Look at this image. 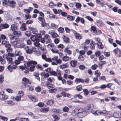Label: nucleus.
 I'll return each instance as SVG.
<instances>
[{
    "label": "nucleus",
    "mask_w": 121,
    "mask_h": 121,
    "mask_svg": "<svg viewBox=\"0 0 121 121\" xmlns=\"http://www.w3.org/2000/svg\"><path fill=\"white\" fill-rule=\"evenodd\" d=\"M37 64V62L36 61L31 60L28 61L27 62V64L28 67H29L30 66L32 65L33 64V65H32L29 68V70L31 72H33L34 70V69L35 66V65Z\"/></svg>",
    "instance_id": "1"
},
{
    "label": "nucleus",
    "mask_w": 121,
    "mask_h": 121,
    "mask_svg": "<svg viewBox=\"0 0 121 121\" xmlns=\"http://www.w3.org/2000/svg\"><path fill=\"white\" fill-rule=\"evenodd\" d=\"M14 43L17 48H24L26 45L24 43L19 40L14 41Z\"/></svg>",
    "instance_id": "2"
},
{
    "label": "nucleus",
    "mask_w": 121,
    "mask_h": 121,
    "mask_svg": "<svg viewBox=\"0 0 121 121\" xmlns=\"http://www.w3.org/2000/svg\"><path fill=\"white\" fill-rule=\"evenodd\" d=\"M93 105L92 104H89L86 106L84 108L86 115V113L91 111L93 109Z\"/></svg>",
    "instance_id": "3"
},
{
    "label": "nucleus",
    "mask_w": 121,
    "mask_h": 121,
    "mask_svg": "<svg viewBox=\"0 0 121 121\" xmlns=\"http://www.w3.org/2000/svg\"><path fill=\"white\" fill-rule=\"evenodd\" d=\"M78 110V116L79 117L82 118L86 115L84 108L83 109L82 108H80Z\"/></svg>",
    "instance_id": "4"
},
{
    "label": "nucleus",
    "mask_w": 121,
    "mask_h": 121,
    "mask_svg": "<svg viewBox=\"0 0 121 121\" xmlns=\"http://www.w3.org/2000/svg\"><path fill=\"white\" fill-rule=\"evenodd\" d=\"M5 45V47L7 48L6 50L8 52H11L12 51V49L10 47L11 46V44H9V41L8 43H6L4 45Z\"/></svg>",
    "instance_id": "5"
},
{
    "label": "nucleus",
    "mask_w": 121,
    "mask_h": 121,
    "mask_svg": "<svg viewBox=\"0 0 121 121\" xmlns=\"http://www.w3.org/2000/svg\"><path fill=\"white\" fill-rule=\"evenodd\" d=\"M32 46H26V45L24 48L26 51V52L27 53L31 54L32 53Z\"/></svg>",
    "instance_id": "6"
},
{
    "label": "nucleus",
    "mask_w": 121,
    "mask_h": 121,
    "mask_svg": "<svg viewBox=\"0 0 121 121\" xmlns=\"http://www.w3.org/2000/svg\"><path fill=\"white\" fill-rule=\"evenodd\" d=\"M24 59L23 56H19L18 57L17 60H16L15 63L16 65H17L20 63V61Z\"/></svg>",
    "instance_id": "7"
},
{
    "label": "nucleus",
    "mask_w": 121,
    "mask_h": 121,
    "mask_svg": "<svg viewBox=\"0 0 121 121\" xmlns=\"http://www.w3.org/2000/svg\"><path fill=\"white\" fill-rule=\"evenodd\" d=\"M113 51L115 52V54H117V52L118 51L119 52V53L117 55V57H121V50H120L118 48H117L113 50Z\"/></svg>",
    "instance_id": "8"
},
{
    "label": "nucleus",
    "mask_w": 121,
    "mask_h": 121,
    "mask_svg": "<svg viewBox=\"0 0 121 121\" xmlns=\"http://www.w3.org/2000/svg\"><path fill=\"white\" fill-rule=\"evenodd\" d=\"M9 5L11 8L16 7V6L15 4H16V2L14 0H9Z\"/></svg>",
    "instance_id": "9"
},
{
    "label": "nucleus",
    "mask_w": 121,
    "mask_h": 121,
    "mask_svg": "<svg viewBox=\"0 0 121 121\" xmlns=\"http://www.w3.org/2000/svg\"><path fill=\"white\" fill-rule=\"evenodd\" d=\"M18 24L16 22H14V24H12L11 26V29L13 31L16 30L17 29V26H18Z\"/></svg>",
    "instance_id": "10"
},
{
    "label": "nucleus",
    "mask_w": 121,
    "mask_h": 121,
    "mask_svg": "<svg viewBox=\"0 0 121 121\" xmlns=\"http://www.w3.org/2000/svg\"><path fill=\"white\" fill-rule=\"evenodd\" d=\"M9 27V25L7 23L3 24H0V27L2 29H7Z\"/></svg>",
    "instance_id": "11"
},
{
    "label": "nucleus",
    "mask_w": 121,
    "mask_h": 121,
    "mask_svg": "<svg viewBox=\"0 0 121 121\" xmlns=\"http://www.w3.org/2000/svg\"><path fill=\"white\" fill-rule=\"evenodd\" d=\"M63 40L65 43H68L69 42V39L65 35H63L62 37Z\"/></svg>",
    "instance_id": "12"
},
{
    "label": "nucleus",
    "mask_w": 121,
    "mask_h": 121,
    "mask_svg": "<svg viewBox=\"0 0 121 121\" xmlns=\"http://www.w3.org/2000/svg\"><path fill=\"white\" fill-rule=\"evenodd\" d=\"M29 29L30 30L32 31L33 33L34 34H37L38 33V31L35 28H32L31 27H29Z\"/></svg>",
    "instance_id": "13"
},
{
    "label": "nucleus",
    "mask_w": 121,
    "mask_h": 121,
    "mask_svg": "<svg viewBox=\"0 0 121 121\" xmlns=\"http://www.w3.org/2000/svg\"><path fill=\"white\" fill-rule=\"evenodd\" d=\"M26 24L25 23H23L22 25V26L20 27V29L21 31H23L26 30Z\"/></svg>",
    "instance_id": "14"
},
{
    "label": "nucleus",
    "mask_w": 121,
    "mask_h": 121,
    "mask_svg": "<svg viewBox=\"0 0 121 121\" xmlns=\"http://www.w3.org/2000/svg\"><path fill=\"white\" fill-rule=\"evenodd\" d=\"M29 9H24V11L26 13H29L30 11H31L33 9L31 7H29Z\"/></svg>",
    "instance_id": "15"
},
{
    "label": "nucleus",
    "mask_w": 121,
    "mask_h": 121,
    "mask_svg": "<svg viewBox=\"0 0 121 121\" xmlns=\"http://www.w3.org/2000/svg\"><path fill=\"white\" fill-rule=\"evenodd\" d=\"M67 18L69 21H73L75 19V17L70 15H68L67 17Z\"/></svg>",
    "instance_id": "16"
},
{
    "label": "nucleus",
    "mask_w": 121,
    "mask_h": 121,
    "mask_svg": "<svg viewBox=\"0 0 121 121\" xmlns=\"http://www.w3.org/2000/svg\"><path fill=\"white\" fill-rule=\"evenodd\" d=\"M24 65H25V70L24 71V72L25 74H27L29 72V68L28 67V66H27V65H26V64H24Z\"/></svg>",
    "instance_id": "17"
},
{
    "label": "nucleus",
    "mask_w": 121,
    "mask_h": 121,
    "mask_svg": "<svg viewBox=\"0 0 121 121\" xmlns=\"http://www.w3.org/2000/svg\"><path fill=\"white\" fill-rule=\"evenodd\" d=\"M75 81L76 83H78V82H81L82 83H84V81L81 78H76Z\"/></svg>",
    "instance_id": "18"
},
{
    "label": "nucleus",
    "mask_w": 121,
    "mask_h": 121,
    "mask_svg": "<svg viewBox=\"0 0 121 121\" xmlns=\"http://www.w3.org/2000/svg\"><path fill=\"white\" fill-rule=\"evenodd\" d=\"M77 62L76 61L72 60L70 61V64L71 66L74 67L76 65Z\"/></svg>",
    "instance_id": "19"
},
{
    "label": "nucleus",
    "mask_w": 121,
    "mask_h": 121,
    "mask_svg": "<svg viewBox=\"0 0 121 121\" xmlns=\"http://www.w3.org/2000/svg\"><path fill=\"white\" fill-rule=\"evenodd\" d=\"M50 75H53L54 76H57V73L55 71H53V69H51L50 72Z\"/></svg>",
    "instance_id": "20"
},
{
    "label": "nucleus",
    "mask_w": 121,
    "mask_h": 121,
    "mask_svg": "<svg viewBox=\"0 0 121 121\" xmlns=\"http://www.w3.org/2000/svg\"><path fill=\"white\" fill-rule=\"evenodd\" d=\"M68 65V63H66L65 64H63L62 65H60L59 66V67L60 69H64L67 68Z\"/></svg>",
    "instance_id": "21"
},
{
    "label": "nucleus",
    "mask_w": 121,
    "mask_h": 121,
    "mask_svg": "<svg viewBox=\"0 0 121 121\" xmlns=\"http://www.w3.org/2000/svg\"><path fill=\"white\" fill-rule=\"evenodd\" d=\"M28 115L30 116L32 118L34 119H36L37 117V116H36L32 112H29L28 113Z\"/></svg>",
    "instance_id": "22"
},
{
    "label": "nucleus",
    "mask_w": 121,
    "mask_h": 121,
    "mask_svg": "<svg viewBox=\"0 0 121 121\" xmlns=\"http://www.w3.org/2000/svg\"><path fill=\"white\" fill-rule=\"evenodd\" d=\"M55 112L58 113H61L63 112L62 110L61 109H57L55 110Z\"/></svg>",
    "instance_id": "23"
},
{
    "label": "nucleus",
    "mask_w": 121,
    "mask_h": 121,
    "mask_svg": "<svg viewBox=\"0 0 121 121\" xmlns=\"http://www.w3.org/2000/svg\"><path fill=\"white\" fill-rule=\"evenodd\" d=\"M54 103V101L52 99L48 100L47 104L48 105H51Z\"/></svg>",
    "instance_id": "24"
},
{
    "label": "nucleus",
    "mask_w": 121,
    "mask_h": 121,
    "mask_svg": "<svg viewBox=\"0 0 121 121\" xmlns=\"http://www.w3.org/2000/svg\"><path fill=\"white\" fill-rule=\"evenodd\" d=\"M74 98L76 99L77 97H78V98L81 99L82 98V96L80 94H76L74 95Z\"/></svg>",
    "instance_id": "25"
},
{
    "label": "nucleus",
    "mask_w": 121,
    "mask_h": 121,
    "mask_svg": "<svg viewBox=\"0 0 121 121\" xmlns=\"http://www.w3.org/2000/svg\"><path fill=\"white\" fill-rule=\"evenodd\" d=\"M49 18H56L57 19L58 18L56 16L52 14H50L49 15Z\"/></svg>",
    "instance_id": "26"
},
{
    "label": "nucleus",
    "mask_w": 121,
    "mask_h": 121,
    "mask_svg": "<svg viewBox=\"0 0 121 121\" xmlns=\"http://www.w3.org/2000/svg\"><path fill=\"white\" fill-rule=\"evenodd\" d=\"M53 86V84L49 83L48 82H47L46 86L48 89H50L51 87H52Z\"/></svg>",
    "instance_id": "27"
},
{
    "label": "nucleus",
    "mask_w": 121,
    "mask_h": 121,
    "mask_svg": "<svg viewBox=\"0 0 121 121\" xmlns=\"http://www.w3.org/2000/svg\"><path fill=\"white\" fill-rule=\"evenodd\" d=\"M13 34L15 35H16L18 37H20L21 36V34L20 31L18 32L17 31H14L13 32Z\"/></svg>",
    "instance_id": "28"
},
{
    "label": "nucleus",
    "mask_w": 121,
    "mask_h": 121,
    "mask_svg": "<svg viewBox=\"0 0 121 121\" xmlns=\"http://www.w3.org/2000/svg\"><path fill=\"white\" fill-rule=\"evenodd\" d=\"M41 26L44 27H46L48 25H49V24H48L45 22V21H44L41 22Z\"/></svg>",
    "instance_id": "29"
},
{
    "label": "nucleus",
    "mask_w": 121,
    "mask_h": 121,
    "mask_svg": "<svg viewBox=\"0 0 121 121\" xmlns=\"http://www.w3.org/2000/svg\"><path fill=\"white\" fill-rule=\"evenodd\" d=\"M99 44L98 43H96V44H97L99 49H102L104 48L103 46L102 45V43L100 42L99 43Z\"/></svg>",
    "instance_id": "30"
},
{
    "label": "nucleus",
    "mask_w": 121,
    "mask_h": 121,
    "mask_svg": "<svg viewBox=\"0 0 121 121\" xmlns=\"http://www.w3.org/2000/svg\"><path fill=\"white\" fill-rule=\"evenodd\" d=\"M52 117L54 119L53 121H58L59 119L58 116L56 115H53Z\"/></svg>",
    "instance_id": "31"
},
{
    "label": "nucleus",
    "mask_w": 121,
    "mask_h": 121,
    "mask_svg": "<svg viewBox=\"0 0 121 121\" xmlns=\"http://www.w3.org/2000/svg\"><path fill=\"white\" fill-rule=\"evenodd\" d=\"M81 47L85 51H86L87 49V47L85 43H83L81 44Z\"/></svg>",
    "instance_id": "32"
},
{
    "label": "nucleus",
    "mask_w": 121,
    "mask_h": 121,
    "mask_svg": "<svg viewBox=\"0 0 121 121\" xmlns=\"http://www.w3.org/2000/svg\"><path fill=\"white\" fill-rule=\"evenodd\" d=\"M82 86L81 85L77 86L76 87V90L78 91H82Z\"/></svg>",
    "instance_id": "33"
},
{
    "label": "nucleus",
    "mask_w": 121,
    "mask_h": 121,
    "mask_svg": "<svg viewBox=\"0 0 121 121\" xmlns=\"http://www.w3.org/2000/svg\"><path fill=\"white\" fill-rule=\"evenodd\" d=\"M49 109V108L47 107L46 108H43L41 109V111L43 112H47Z\"/></svg>",
    "instance_id": "34"
},
{
    "label": "nucleus",
    "mask_w": 121,
    "mask_h": 121,
    "mask_svg": "<svg viewBox=\"0 0 121 121\" xmlns=\"http://www.w3.org/2000/svg\"><path fill=\"white\" fill-rule=\"evenodd\" d=\"M83 91L84 92V94L85 96L87 95L89 93V91L87 89H84L83 90Z\"/></svg>",
    "instance_id": "35"
},
{
    "label": "nucleus",
    "mask_w": 121,
    "mask_h": 121,
    "mask_svg": "<svg viewBox=\"0 0 121 121\" xmlns=\"http://www.w3.org/2000/svg\"><path fill=\"white\" fill-rule=\"evenodd\" d=\"M22 81L25 82H28V83H29L30 84H31V82H29V80L27 78L24 77L22 79Z\"/></svg>",
    "instance_id": "36"
},
{
    "label": "nucleus",
    "mask_w": 121,
    "mask_h": 121,
    "mask_svg": "<svg viewBox=\"0 0 121 121\" xmlns=\"http://www.w3.org/2000/svg\"><path fill=\"white\" fill-rule=\"evenodd\" d=\"M69 108L67 106H65L63 108L62 111L65 112H67L69 111Z\"/></svg>",
    "instance_id": "37"
},
{
    "label": "nucleus",
    "mask_w": 121,
    "mask_h": 121,
    "mask_svg": "<svg viewBox=\"0 0 121 121\" xmlns=\"http://www.w3.org/2000/svg\"><path fill=\"white\" fill-rule=\"evenodd\" d=\"M68 48L67 47L64 50V52H67L68 54H71L72 53L71 52V51L68 50Z\"/></svg>",
    "instance_id": "38"
},
{
    "label": "nucleus",
    "mask_w": 121,
    "mask_h": 121,
    "mask_svg": "<svg viewBox=\"0 0 121 121\" xmlns=\"http://www.w3.org/2000/svg\"><path fill=\"white\" fill-rule=\"evenodd\" d=\"M9 0H4L3 1L2 3L3 5H5L9 4Z\"/></svg>",
    "instance_id": "39"
},
{
    "label": "nucleus",
    "mask_w": 121,
    "mask_h": 121,
    "mask_svg": "<svg viewBox=\"0 0 121 121\" xmlns=\"http://www.w3.org/2000/svg\"><path fill=\"white\" fill-rule=\"evenodd\" d=\"M0 61L1 63L2 64H4L6 62L5 60L3 59L2 56H0Z\"/></svg>",
    "instance_id": "40"
},
{
    "label": "nucleus",
    "mask_w": 121,
    "mask_h": 121,
    "mask_svg": "<svg viewBox=\"0 0 121 121\" xmlns=\"http://www.w3.org/2000/svg\"><path fill=\"white\" fill-rule=\"evenodd\" d=\"M38 20L41 22L45 21V19L43 17H39L38 18Z\"/></svg>",
    "instance_id": "41"
},
{
    "label": "nucleus",
    "mask_w": 121,
    "mask_h": 121,
    "mask_svg": "<svg viewBox=\"0 0 121 121\" xmlns=\"http://www.w3.org/2000/svg\"><path fill=\"white\" fill-rule=\"evenodd\" d=\"M31 32L29 31H26L25 32V35L27 37H30L31 35Z\"/></svg>",
    "instance_id": "42"
},
{
    "label": "nucleus",
    "mask_w": 121,
    "mask_h": 121,
    "mask_svg": "<svg viewBox=\"0 0 121 121\" xmlns=\"http://www.w3.org/2000/svg\"><path fill=\"white\" fill-rule=\"evenodd\" d=\"M95 33L96 35H99L101 34L102 33V32L101 30L98 29H97Z\"/></svg>",
    "instance_id": "43"
},
{
    "label": "nucleus",
    "mask_w": 121,
    "mask_h": 121,
    "mask_svg": "<svg viewBox=\"0 0 121 121\" xmlns=\"http://www.w3.org/2000/svg\"><path fill=\"white\" fill-rule=\"evenodd\" d=\"M6 59L7 60L9 61V63H11V64H12L13 61L12 60V59L11 58L8 56Z\"/></svg>",
    "instance_id": "44"
},
{
    "label": "nucleus",
    "mask_w": 121,
    "mask_h": 121,
    "mask_svg": "<svg viewBox=\"0 0 121 121\" xmlns=\"http://www.w3.org/2000/svg\"><path fill=\"white\" fill-rule=\"evenodd\" d=\"M69 59V57L67 56H64L63 57L62 60L64 61H68Z\"/></svg>",
    "instance_id": "45"
},
{
    "label": "nucleus",
    "mask_w": 121,
    "mask_h": 121,
    "mask_svg": "<svg viewBox=\"0 0 121 121\" xmlns=\"http://www.w3.org/2000/svg\"><path fill=\"white\" fill-rule=\"evenodd\" d=\"M100 71L99 70H96L95 71V74L96 76L98 77L100 76L101 74V73H100Z\"/></svg>",
    "instance_id": "46"
},
{
    "label": "nucleus",
    "mask_w": 121,
    "mask_h": 121,
    "mask_svg": "<svg viewBox=\"0 0 121 121\" xmlns=\"http://www.w3.org/2000/svg\"><path fill=\"white\" fill-rule=\"evenodd\" d=\"M76 38L77 39H81V36L80 35L77 33L75 35Z\"/></svg>",
    "instance_id": "47"
},
{
    "label": "nucleus",
    "mask_w": 121,
    "mask_h": 121,
    "mask_svg": "<svg viewBox=\"0 0 121 121\" xmlns=\"http://www.w3.org/2000/svg\"><path fill=\"white\" fill-rule=\"evenodd\" d=\"M58 13L60 14H61L62 16L63 17H65L67 16V13L65 12H61V13H60V12H58Z\"/></svg>",
    "instance_id": "48"
},
{
    "label": "nucleus",
    "mask_w": 121,
    "mask_h": 121,
    "mask_svg": "<svg viewBox=\"0 0 121 121\" xmlns=\"http://www.w3.org/2000/svg\"><path fill=\"white\" fill-rule=\"evenodd\" d=\"M0 119L3 120L4 121H7L8 120V118L7 117H4L1 115L0 116Z\"/></svg>",
    "instance_id": "49"
},
{
    "label": "nucleus",
    "mask_w": 121,
    "mask_h": 121,
    "mask_svg": "<svg viewBox=\"0 0 121 121\" xmlns=\"http://www.w3.org/2000/svg\"><path fill=\"white\" fill-rule=\"evenodd\" d=\"M58 31L59 32L61 33H63L64 31V28L61 27H60L58 29Z\"/></svg>",
    "instance_id": "50"
},
{
    "label": "nucleus",
    "mask_w": 121,
    "mask_h": 121,
    "mask_svg": "<svg viewBox=\"0 0 121 121\" xmlns=\"http://www.w3.org/2000/svg\"><path fill=\"white\" fill-rule=\"evenodd\" d=\"M2 98L4 99H6L8 98V96L5 95V94H4L2 95Z\"/></svg>",
    "instance_id": "51"
},
{
    "label": "nucleus",
    "mask_w": 121,
    "mask_h": 121,
    "mask_svg": "<svg viewBox=\"0 0 121 121\" xmlns=\"http://www.w3.org/2000/svg\"><path fill=\"white\" fill-rule=\"evenodd\" d=\"M78 58L79 59L80 61H83L84 60V58L81 55H80L79 56Z\"/></svg>",
    "instance_id": "52"
},
{
    "label": "nucleus",
    "mask_w": 121,
    "mask_h": 121,
    "mask_svg": "<svg viewBox=\"0 0 121 121\" xmlns=\"http://www.w3.org/2000/svg\"><path fill=\"white\" fill-rule=\"evenodd\" d=\"M90 48L91 49H95V46H94V45L93 44L92 42L90 45Z\"/></svg>",
    "instance_id": "53"
},
{
    "label": "nucleus",
    "mask_w": 121,
    "mask_h": 121,
    "mask_svg": "<svg viewBox=\"0 0 121 121\" xmlns=\"http://www.w3.org/2000/svg\"><path fill=\"white\" fill-rule=\"evenodd\" d=\"M19 121H29V119L27 118H22L19 119Z\"/></svg>",
    "instance_id": "54"
},
{
    "label": "nucleus",
    "mask_w": 121,
    "mask_h": 121,
    "mask_svg": "<svg viewBox=\"0 0 121 121\" xmlns=\"http://www.w3.org/2000/svg\"><path fill=\"white\" fill-rule=\"evenodd\" d=\"M52 36L53 38H56L58 37L59 36L55 32L54 33H53V34H52Z\"/></svg>",
    "instance_id": "55"
},
{
    "label": "nucleus",
    "mask_w": 121,
    "mask_h": 121,
    "mask_svg": "<svg viewBox=\"0 0 121 121\" xmlns=\"http://www.w3.org/2000/svg\"><path fill=\"white\" fill-rule=\"evenodd\" d=\"M25 16L26 20L28 19H30L31 17L30 15L29 14H25Z\"/></svg>",
    "instance_id": "56"
},
{
    "label": "nucleus",
    "mask_w": 121,
    "mask_h": 121,
    "mask_svg": "<svg viewBox=\"0 0 121 121\" xmlns=\"http://www.w3.org/2000/svg\"><path fill=\"white\" fill-rule=\"evenodd\" d=\"M56 89H51L49 90V92L51 93H55V91H56Z\"/></svg>",
    "instance_id": "57"
},
{
    "label": "nucleus",
    "mask_w": 121,
    "mask_h": 121,
    "mask_svg": "<svg viewBox=\"0 0 121 121\" xmlns=\"http://www.w3.org/2000/svg\"><path fill=\"white\" fill-rule=\"evenodd\" d=\"M36 36L34 35H32L31 36V37L30 38L31 39L32 41H35L36 40Z\"/></svg>",
    "instance_id": "58"
},
{
    "label": "nucleus",
    "mask_w": 121,
    "mask_h": 121,
    "mask_svg": "<svg viewBox=\"0 0 121 121\" xmlns=\"http://www.w3.org/2000/svg\"><path fill=\"white\" fill-rule=\"evenodd\" d=\"M85 17L90 21L92 22L93 21V19L89 16H86Z\"/></svg>",
    "instance_id": "59"
},
{
    "label": "nucleus",
    "mask_w": 121,
    "mask_h": 121,
    "mask_svg": "<svg viewBox=\"0 0 121 121\" xmlns=\"http://www.w3.org/2000/svg\"><path fill=\"white\" fill-rule=\"evenodd\" d=\"M96 27L95 26H92L91 27V30H92L94 33L96 31Z\"/></svg>",
    "instance_id": "60"
},
{
    "label": "nucleus",
    "mask_w": 121,
    "mask_h": 121,
    "mask_svg": "<svg viewBox=\"0 0 121 121\" xmlns=\"http://www.w3.org/2000/svg\"><path fill=\"white\" fill-rule=\"evenodd\" d=\"M97 67V65L96 64H94L91 67V69L93 70H95Z\"/></svg>",
    "instance_id": "61"
},
{
    "label": "nucleus",
    "mask_w": 121,
    "mask_h": 121,
    "mask_svg": "<svg viewBox=\"0 0 121 121\" xmlns=\"http://www.w3.org/2000/svg\"><path fill=\"white\" fill-rule=\"evenodd\" d=\"M100 52L99 51L96 52L95 53V55L97 57L99 56L100 55Z\"/></svg>",
    "instance_id": "62"
},
{
    "label": "nucleus",
    "mask_w": 121,
    "mask_h": 121,
    "mask_svg": "<svg viewBox=\"0 0 121 121\" xmlns=\"http://www.w3.org/2000/svg\"><path fill=\"white\" fill-rule=\"evenodd\" d=\"M44 105V103L42 102H39L38 104V106L41 107H43Z\"/></svg>",
    "instance_id": "63"
},
{
    "label": "nucleus",
    "mask_w": 121,
    "mask_h": 121,
    "mask_svg": "<svg viewBox=\"0 0 121 121\" xmlns=\"http://www.w3.org/2000/svg\"><path fill=\"white\" fill-rule=\"evenodd\" d=\"M68 78L69 79L73 80L74 78V77L72 75H68Z\"/></svg>",
    "instance_id": "64"
}]
</instances>
